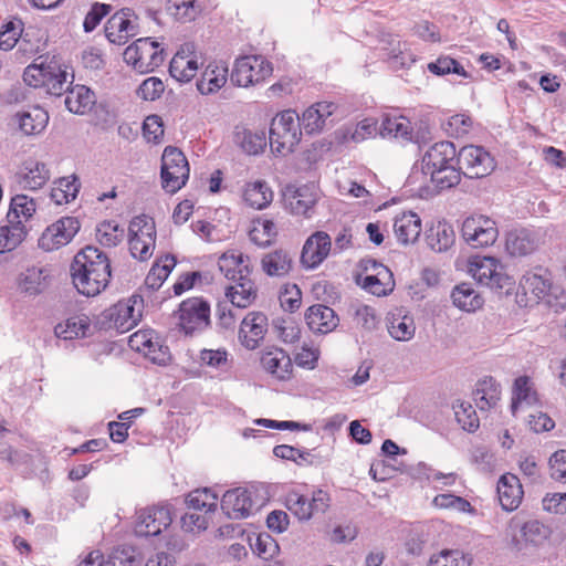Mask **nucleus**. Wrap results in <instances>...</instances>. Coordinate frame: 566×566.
Masks as SVG:
<instances>
[{"mask_svg": "<svg viewBox=\"0 0 566 566\" xmlns=\"http://www.w3.org/2000/svg\"><path fill=\"white\" fill-rule=\"evenodd\" d=\"M70 271L73 285L80 294L96 296L109 283L111 262L98 248L87 245L75 254Z\"/></svg>", "mask_w": 566, "mask_h": 566, "instance_id": "f257e3e1", "label": "nucleus"}, {"mask_svg": "<svg viewBox=\"0 0 566 566\" xmlns=\"http://www.w3.org/2000/svg\"><path fill=\"white\" fill-rule=\"evenodd\" d=\"M301 136L300 116L295 111H283L272 119L269 142L273 154L286 156L293 153L301 140Z\"/></svg>", "mask_w": 566, "mask_h": 566, "instance_id": "f03ea898", "label": "nucleus"}, {"mask_svg": "<svg viewBox=\"0 0 566 566\" xmlns=\"http://www.w3.org/2000/svg\"><path fill=\"white\" fill-rule=\"evenodd\" d=\"M469 273L481 285L491 290H505L507 293L514 285L504 265L493 256H472L469 262Z\"/></svg>", "mask_w": 566, "mask_h": 566, "instance_id": "7ed1b4c3", "label": "nucleus"}, {"mask_svg": "<svg viewBox=\"0 0 566 566\" xmlns=\"http://www.w3.org/2000/svg\"><path fill=\"white\" fill-rule=\"evenodd\" d=\"M123 57L128 65L140 74L155 71L165 60L164 49L150 38L137 39L125 49Z\"/></svg>", "mask_w": 566, "mask_h": 566, "instance_id": "20e7f679", "label": "nucleus"}, {"mask_svg": "<svg viewBox=\"0 0 566 566\" xmlns=\"http://www.w3.org/2000/svg\"><path fill=\"white\" fill-rule=\"evenodd\" d=\"M128 244L134 259L147 261L151 258L156 245V226L151 217L140 214L130 220Z\"/></svg>", "mask_w": 566, "mask_h": 566, "instance_id": "39448f33", "label": "nucleus"}, {"mask_svg": "<svg viewBox=\"0 0 566 566\" xmlns=\"http://www.w3.org/2000/svg\"><path fill=\"white\" fill-rule=\"evenodd\" d=\"M189 164L184 153L177 147L167 146L161 156L160 177L165 191L175 193L189 178Z\"/></svg>", "mask_w": 566, "mask_h": 566, "instance_id": "423d86ee", "label": "nucleus"}, {"mask_svg": "<svg viewBox=\"0 0 566 566\" xmlns=\"http://www.w3.org/2000/svg\"><path fill=\"white\" fill-rule=\"evenodd\" d=\"M273 67L262 55H244L235 60L230 78L234 85L248 87L271 76Z\"/></svg>", "mask_w": 566, "mask_h": 566, "instance_id": "0eeeda50", "label": "nucleus"}, {"mask_svg": "<svg viewBox=\"0 0 566 566\" xmlns=\"http://www.w3.org/2000/svg\"><path fill=\"white\" fill-rule=\"evenodd\" d=\"M457 166L468 178H483L494 170L495 161L484 147L467 145L458 151Z\"/></svg>", "mask_w": 566, "mask_h": 566, "instance_id": "6e6552de", "label": "nucleus"}, {"mask_svg": "<svg viewBox=\"0 0 566 566\" xmlns=\"http://www.w3.org/2000/svg\"><path fill=\"white\" fill-rule=\"evenodd\" d=\"M136 298L119 301L101 314V325L106 329H115L123 334L134 328L139 322L142 314L135 310Z\"/></svg>", "mask_w": 566, "mask_h": 566, "instance_id": "1a4fd4ad", "label": "nucleus"}, {"mask_svg": "<svg viewBox=\"0 0 566 566\" xmlns=\"http://www.w3.org/2000/svg\"><path fill=\"white\" fill-rule=\"evenodd\" d=\"M329 501L328 493L323 490L313 492L312 497L292 491L285 497V506L298 521H308L317 514H324L329 507Z\"/></svg>", "mask_w": 566, "mask_h": 566, "instance_id": "9d476101", "label": "nucleus"}, {"mask_svg": "<svg viewBox=\"0 0 566 566\" xmlns=\"http://www.w3.org/2000/svg\"><path fill=\"white\" fill-rule=\"evenodd\" d=\"M461 233L473 248L492 245L499 237L495 221L482 214L467 218L462 223Z\"/></svg>", "mask_w": 566, "mask_h": 566, "instance_id": "9b49d317", "label": "nucleus"}, {"mask_svg": "<svg viewBox=\"0 0 566 566\" xmlns=\"http://www.w3.org/2000/svg\"><path fill=\"white\" fill-rule=\"evenodd\" d=\"M319 192L315 184H305L298 187L289 186L284 192L286 208L292 214L312 218Z\"/></svg>", "mask_w": 566, "mask_h": 566, "instance_id": "f8f14e48", "label": "nucleus"}, {"mask_svg": "<svg viewBox=\"0 0 566 566\" xmlns=\"http://www.w3.org/2000/svg\"><path fill=\"white\" fill-rule=\"evenodd\" d=\"M177 314L180 328L186 335H192L208 326L210 306L202 298L192 297L180 304Z\"/></svg>", "mask_w": 566, "mask_h": 566, "instance_id": "ddd939ff", "label": "nucleus"}, {"mask_svg": "<svg viewBox=\"0 0 566 566\" xmlns=\"http://www.w3.org/2000/svg\"><path fill=\"white\" fill-rule=\"evenodd\" d=\"M172 522L171 506L163 504L147 507L138 513L135 534L140 537L157 536Z\"/></svg>", "mask_w": 566, "mask_h": 566, "instance_id": "4468645a", "label": "nucleus"}, {"mask_svg": "<svg viewBox=\"0 0 566 566\" xmlns=\"http://www.w3.org/2000/svg\"><path fill=\"white\" fill-rule=\"evenodd\" d=\"M80 230V222L74 217H63L49 226L39 239V247L44 251H54L66 245Z\"/></svg>", "mask_w": 566, "mask_h": 566, "instance_id": "2eb2a0df", "label": "nucleus"}, {"mask_svg": "<svg viewBox=\"0 0 566 566\" xmlns=\"http://www.w3.org/2000/svg\"><path fill=\"white\" fill-rule=\"evenodd\" d=\"M331 237L324 231L313 233L306 241L301 253V263L306 269L317 268L329 254Z\"/></svg>", "mask_w": 566, "mask_h": 566, "instance_id": "dca6fc26", "label": "nucleus"}, {"mask_svg": "<svg viewBox=\"0 0 566 566\" xmlns=\"http://www.w3.org/2000/svg\"><path fill=\"white\" fill-rule=\"evenodd\" d=\"M195 53V44L189 42L181 45L169 64L170 75L178 82L191 81L197 71L198 62Z\"/></svg>", "mask_w": 566, "mask_h": 566, "instance_id": "f3484780", "label": "nucleus"}, {"mask_svg": "<svg viewBox=\"0 0 566 566\" xmlns=\"http://www.w3.org/2000/svg\"><path fill=\"white\" fill-rule=\"evenodd\" d=\"M268 331V317L261 312L249 313L241 322L239 339L247 349H255Z\"/></svg>", "mask_w": 566, "mask_h": 566, "instance_id": "a211bd4d", "label": "nucleus"}, {"mask_svg": "<svg viewBox=\"0 0 566 566\" xmlns=\"http://www.w3.org/2000/svg\"><path fill=\"white\" fill-rule=\"evenodd\" d=\"M458 153L453 143L443 140L431 145L422 156V172L428 175L438 168L457 165Z\"/></svg>", "mask_w": 566, "mask_h": 566, "instance_id": "6ab92c4d", "label": "nucleus"}, {"mask_svg": "<svg viewBox=\"0 0 566 566\" xmlns=\"http://www.w3.org/2000/svg\"><path fill=\"white\" fill-rule=\"evenodd\" d=\"M132 10L126 8L113 14L105 24V35L109 42L123 45L137 33L136 25L130 21Z\"/></svg>", "mask_w": 566, "mask_h": 566, "instance_id": "aec40b11", "label": "nucleus"}, {"mask_svg": "<svg viewBox=\"0 0 566 566\" xmlns=\"http://www.w3.org/2000/svg\"><path fill=\"white\" fill-rule=\"evenodd\" d=\"M50 176V169L46 164L30 158L22 164V167L15 175V179L20 188L36 190L49 181Z\"/></svg>", "mask_w": 566, "mask_h": 566, "instance_id": "412c9836", "label": "nucleus"}, {"mask_svg": "<svg viewBox=\"0 0 566 566\" xmlns=\"http://www.w3.org/2000/svg\"><path fill=\"white\" fill-rule=\"evenodd\" d=\"M221 509L229 518L248 517L252 509L250 493L242 488L228 490L221 499Z\"/></svg>", "mask_w": 566, "mask_h": 566, "instance_id": "4be33fe9", "label": "nucleus"}, {"mask_svg": "<svg viewBox=\"0 0 566 566\" xmlns=\"http://www.w3.org/2000/svg\"><path fill=\"white\" fill-rule=\"evenodd\" d=\"M305 322L312 332L327 334L338 326L339 318L332 307L314 304L306 310Z\"/></svg>", "mask_w": 566, "mask_h": 566, "instance_id": "5701e85b", "label": "nucleus"}, {"mask_svg": "<svg viewBox=\"0 0 566 566\" xmlns=\"http://www.w3.org/2000/svg\"><path fill=\"white\" fill-rule=\"evenodd\" d=\"M263 369L277 380H289L293 373V361L290 355L281 349L273 348L266 350L261 356Z\"/></svg>", "mask_w": 566, "mask_h": 566, "instance_id": "b1692460", "label": "nucleus"}, {"mask_svg": "<svg viewBox=\"0 0 566 566\" xmlns=\"http://www.w3.org/2000/svg\"><path fill=\"white\" fill-rule=\"evenodd\" d=\"M218 266L221 273L233 282L244 280L251 274L249 256L237 250L224 252L219 258Z\"/></svg>", "mask_w": 566, "mask_h": 566, "instance_id": "393cba45", "label": "nucleus"}, {"mask_svg": "<svg viewBox=\"0 0 566 566\" xmlns=\"http://www.w3.org/2000/svg\"><path fill=\"white\" fill-rule=\"evenodd\" d=\"M496 490L503 510L512 512L520 506L524 492L516 475L503 474L497 482Z\"/></svg>", "mask_w": 566, "mask_h": 566, "instance_id": "a878e982", "label": "nucleus"}, {"mask_svg": "<svg viewBox=\"0 0 566 566\" xmlns=\"http://www.w3.org/2000/svg\"><path fill=\"white\" fill-rule=\"evenodd\" d=\"M228 73V66L224 63L210 62L197 81V90L202 95L217 93L226 85Z\"/></svg>", "mask_w": 566, "mask_h": 566, "instance_id": "bb28decb", "label": "nucleus"}, {"mask_svg": "<svg viewBox=\"0 0 566 566\" xmlns=\"http://www.w3.org/2000/svg\"><path fill=\"white\" fill-rule=\"evenodd\" d=\"M337 106L332 102H319L304 111L300 123L307 134L321 132L329 116L334 114Z\"/></svg>", "mask_w": 566, "mask_h": 566, "instance_id": "cd10ccee", "label": "nucleus"}, {"mask_svg": "<svg viewBox=\"0 0 566 566\" xmlns=\"http://www.w3.org/2000/svg\"><path fill=\"white\" fill-rule=\"evenodd\" d=\"M538 245L539 237L537 232L528 229L513 230L506 237V251L513 256L531 254Z\"/></svg>", "mask_w": 566, "mask_h": 566, "instance_id": "c85d7f7f", "label": "nucleus"}, {"mask_svg": "<svg viewBox=\"0 0 566 566\" xmlns=\"http://www.w3.org/2000/svg\"><path fill=\"white\" fill-rule=\"evenodd\" d=\"M49 270L31 266L19 275L18 287L21 293L35 296L44 292L49 286Z\"/></svg>", "mask_w": 566, "mask_h": 566, "instance_id": "c756f323", "label": "nucleus"}, {"mask_svg": "<svg viewBox=\"0 0 566 566\" xmlns=\"http://www.w3.org/2000/svg\"><path fill=\"white\" fill-rule=\"evenodd\" d=\"M394 232L401 244H409L417 241L421 233V219L412 212H402L395 218Z\"/></svg>", "mask_w": 566, "mask_h": 566, "instance_id": "7c9ffc66", "label": "nucleus"}, {"mask_svg": "<svg viewBox=\"0 0 566 566\" xmlns=\"http://www.w3.org/2000/svg\"><path fill=\"white\" fill-rule=\"evenodd\" d=\"M233 142L248 155H259L266 147V136L264 130H251L243 126L235 127Z\"/></svg>", "mask_w": 566, "mask_h": 566, "instance_id": "2f4dec72", "label": "nucleus"}, {"mask_svg": "<svg viewBox=\"0 0 566 566\" xmlns=\"http://www.w3.org/2000/svg\"><path fill=\"white\" fill-rule=\"evenodd\" d=\"M66 108L74 114H86L96 103L95 94L84 85H75L66 91L65 96Z\"/></svg>", "mask_w": 566, "mask_h": 566, "instance_id": "473e14b6", "label": "nucleus"}, {"mask_svg": "<svg viewBox=\"0 0 566 566\" xmlns=\"http://www.w3.org/2000/svg\"><path fill=\"white\" fill-rule=\"evenodd\" d=\"M388 332L392 338L399 342L410 340L416 333L413 317L405 314L402 310L390 313L388 318Z\"/></svg>", "mask_w": 566, "mask_h": 566, "instance_id": "72a5a7b5", "label": "nucleus"}, {"mask_svg": "<svg viewBox=\"0 0 566 566\" xmlns=\"http://www.w3.org/2000/svg\"><path fill=\"white\" fill-rule=\"evenodd\" d=\"M261 266L269 276L280 277L290 273L293 259L287 251L277 249L263 255Z\"/></svg>", "mask_w": 566, "mask_h": 566, "instance_id": "f704fd0d", "label": "nucleus"}, {"mask_svg": "<svg viewBox=\"0 0 566 566\" xmlns=\"http://www.w3.org/2000/svg\"><path fill=\"white\" fill-rule=\"evenodd\" d=\"M521 289L525 295H532L536 302H542L552 287V281L546 273L527 272L521 280Z\"/></svg>", "mask_w": 566, "mask_h": 566, "instance_id": "c9c22d12", "label": "nucleus"}, {"mask_svg": "<svg viewBox=\"0 0 566 566\" xmlns=\"http://www.w3.org/2000/svg\"><path fill=\"white\" fill-rule=\"evenodd\" d=\"M226 296L231 304L239 307H248L256 297V289L250 276L239 280L226 289Z\"/></svg>", "mask_w": 566, "mask_h": 566, "instance_id": "e433bc0d", "label": "nucleus"}, {"mask_svg": "<svg viewBox=\"0 0 566 566\" xmlns=\"http://www.w3.org/2000/svg\"><path fill=\"white\" fill-rule=\"evenodd\" d=\"M455 234L452 226L447 222H438L426 233L429 248L436 252H444L454 243Z\"/></svg>", "mask_w": 566, "mask_h": 566, "instance_id": "4c0bfd02", "label": "nucleus"}, {"mask_svg": "<svg viewBox=\"0 0 566 566\" xmlns=\"http://www.w3.org/2000/svg\"><path fill=\"white\" fill-rule=\"evenodd\" d=\"M90 328L88 316L81 314L69 317L64 323H59L54 327V333L59 338L73 339L87 336Z\"/></svg>", "mask_w": 566, "mask_h": 566, "instance_id": "58836bf2", "label": "nucleus"}, {"mask_svg": "<svg viewBox=\"0 0 566 566\" xmlns=\"http://www.w3.org/2000/svg\"><path fill=\"white\" fill-rule=\"evenodd\" d=\"M474 396L480 410L493 408L500 400V385L492 377H485L478 382Z\"/></svg>", "mask_w": 566, "mask_h": 566, "instance_id": "ea45409f", "label": "nucleus"}, {"mask_svg": "<svg viewBox=\"0 0 566 566\" xmlns=\"http://www.w3.org/2000/svg\"><path fill=\"white\" fill-rule=\"evenodd\" d=\"M20 128L27 135L41 133L49 123V114L41 106H32L19 116Z\"/></svg>", "mask_w": 566, "mask_h": 566, "instance_id": "a19ab883", "label": "nucleus"}, {"mask_svg": "<svg viewBox=\"0 0 566 566\" xmlns=\"http://www.w3.org/2000/svg\"><path fill=\"white\" fill-rule=\"evenodd\" d=\"M243 199L251 208L261 210L273 199V191L265 181H254L245 185Z\"/></svg>", "mask_w": 566, "mask_h": 566, "instance_id": "79ce46f5", "label": "nucleus"}, {"mask_svg": "<svg viewBox=\"0 0 566 566\" xmlns=\"http://www.w3.org/2000/svg\"><path fill=\"white\" fill-rule=\"evenodd\" d=\"M451 297L457 307L467 312H473L483 305V298L470 283L457 285L451 293Z\"/></svg>", "mask_w": 566, "mask_h": 566, "instance_id": "37998d69", "label": "nucleus"}, {"mask_svg": "<svg viewBox=\"0 0 566 566\" xmlns=\"http://www.w3.org/2000/svg\"><path fill=\"white\" fill-rule=\"evenodd\" d=\"M0 227V253L14 250L25 238L27 229L23 220H17L15 223Z\"/></svg>", "mask_w": 566, "mask_h": 566, "instance_id": "c03bdc74", "label": "nucleus"}, {"mask_svg": "<svg viewBox=\"0 0 566 566\" xmlns=\"http://www.w3.org/2000/svg\"><path fill=\"white\" fill-rule=\"evenodd\" d=\"M176 265L174 255L167 254L154 263L148 272L145 283L151 290H158L166 281L170 272Z\"/></svg>", "mask_w": 566, "mask_h": 566, "instance_id": "a18cd8bd", "label": "nucleus"}, {"mask_svg": "<svg viewBox=\"0 0 566 566\" xmlns=\"http://www.w3.org/2000/svg\"><path fill=\"white\" fill-rule=\"evenodd\" d=\"M185 503L196 512H213L218 505V496L210 489H197L187 494Z\"/></svg>", "mask_w": 566, "mask_h": 566, "instance_id": "49530a36", "label": "nucleus"}, {"mask_svg": "<svg viewBox=\"0 0 566 566\" xmlns=\"http://www.w3.org/2000/svg\"><path fill=\"white\" fill-rule=\"evenodd\" d=\"M430 180L438 191L450 189L459 185L462 171L455 164L438 168L428 172Z\"/></svg>", "mask_w": 566, "mask_h": 566, "instance_id": "de8ad7c7", "label": "nucleus"}, {"mask_svg": "<svg viewBox=\"0 0 566 566\" xmlns=\"http://www.w3.org/2000/svg\"><path fill=\"white\" fill-rule=\"evenodd\" d=\"M537 401L536 391L533 389L530 378L527 376H521L515 379L513 386L512 397V413L515 415L520 405L525 402L526 405H533Z\"/></svg>", "mask_w": 566, "mask_h": 566, "instance_id": "09e8293b", "label": "nucleus"}, {"mask_svg": "<svg viewBox=\"0 0 566 566\" xmlns=\"http://www.w3.org/2000/svg\"><path fill=\"white\" fill-rule=\"evenodd\" d=\"M125 238V230L113 220H105L96 228V240L103 247H117Z\"/></svg>", "mask_w": 566, "mask_h": 566, "instance_id": "8fccbe9b", "label": "nucleus"}, {"mask_svg": "<svg viewBox=\"0 0 566 566\" xmlns=\"http://www.w3.org/2000/svg\"><path fill=\"white\" fill-rule=\"evenodd\" d=\"M521 535L526 543L542 545L552 534L549 526L538 520H530L521 525Z\"/></svg>", "mask_w": 566, "mask_h": 566, "instance_id": "3c124183", "label": "nucleus"}, {"mask_svg": "<svg viewBox=\"0 0 566 566\" xmlns=\"http://www.w3.org/2000/svg\"><path fill=\"white\" fill-rule=\"evenodd\" d=\"M35 212V202L25 195H17L11 199L10 209L7 214L8 222L15 223L17 220L27 221Z\"/></svg>", "mask_w": 566, "mask_h": 566, "instance_id": "603ef678", "label": "nucleus"}, {"mask_svg": "<svg viewBox=\"0 0 566 566\" xmlns=\"http://www.w3.org/2000/svg\"><path fill=\"white\" fill-rule=\"evenodd\" d=\"M379 132L382 137L408 138L410 135V123L402 116H385L381 120Z\"/></svg>", "mask_w": 566, "mask_h": 566, "instance_id": "864d4df0", "label": "nucleus"}, {"mask_svg": "<svg viewBox=\"0 0 566 566\" xmlns=\"http://www.w3.org/2000/svg\"><path fill=\"white\" fill-rule=\"evenodd\" d=\"M471 560L459 549H442L430 557L428 566H470Z\"/></svg>", "mask_w": 566, "mask_h": 566, "instance_id": "5fc2aeb1", "label": "nucleus"}, {"mask_svg": "<svg viewBox=\"0 0 566 566\" xmlns=\"http://www.w3.org/2000/svg\"><path fill=\"white\" fill-rule=\"evenodd\" d=\"M66 83L67 72L62 70L56 63H52L43 87L46 88L49 94L60 96L63 92L66 93L69 91Z\"/></svg>", "mask_w": 566, "mask_h": 566, "instance_id": "6e6d98bb", "label": "nucleus"}, {"mask_svg": "<svg viewBox=\"0 0 566 566\" xmlns=\"http://www.w3.org/2000/svg\"><path fill=\"white\" fill-rule=\"evenodd\" d=\"M428 70L436 75L442 76L450 73L468 77L464 67L454 59L450 56H440L437 61L428 64Z\"/></svg>", "mask_w": 566, "mask_h": 566, "instance_id": "4d7b16f0", "label": "nucleus"}, {"mask_svg": "<svg viewBox=\"0 0 566 566\" xmlns=\"http://www.w3.org/2000/svg\"><path fill=\"white\" fill-rule=\"evenodd\" d=\"M453 408L457 421L461 424V427L464 430L469 432H474L475 430H478L480 422L476 412L471 403L460 402Z\"/></svg>", "mask_w": 566, "mask_h": 566, "instance_id": "13d9d810", "label": "nucleus"}, {"mask_svg": "<svg viewBox=\"0 0 566 566\" xmlns=\"http://www.w3.org/2000/svg\"><path fill=\"white\" fill-rule=\"evenodd\" d=\"M165 91L164 82L159 77H148L138 86L136 94L144 101H156Z\"/></svg>", "mask_w": 566, "mask_h": 566, "instance_id": "bf43d9fd", "label": "nucleus"}, {"mask_svg": "<svg viewBox=\"0 0 566 566\" xmlns=\"http://www.w3.org/2000/svg\"><path fill=\"white\" fill-rule=\"evenodd\" d=\"M52 62L49 64H31L24 69L23 81L32 87H43L48 71H50Z\"/></svg>", "mask_w": 566, "mask_h": 566, "instance_id": "052dcab7", "label": "nucleus"}, {"mask_svg": "<svg viewBox=\"0 0 566 566\" xmlns=\"http://www.w3.org/2000/svg\"><path fill=\"white\" fill-rule=\"evenodd\" d=\"M432 504L438 509H453L459 512H468L471 510L469 501L450 493L438 494L433 497Z\"/></svg>", "mask_w": 566, "mask_h": 566, "instance_id": "680f3d73", "label": "nucleus"}, {"mask_svg": "<svg viewBox=\"0 0 566 566\" xmlns=\"http://www.w3.org/2000/svg\"><path fill=\"white\" fill-rule=\"evenodd\" d=\"M387 277L382 273H371L364 277L361 286L369 293L382 296L386 295L388 292L391 291V287L389 286V282H384V279Z\"/></svg>", "mask_w": 566, "mask_h": 566, "instance_id": "e2e57ef3", "label": "nucleus"}, {"mask_svg": "<svg viewBox=\"0 0 566 566\" xmlns=\"http://www.w3.org/2000/svg\"><path fill=\"white\" fill-rule=\"evenodd\" d=\"M472 127V119L464 114H455L448 119L446 130L452 137L467 135Z\"/></svg>", "mask_w": 566, "mask_h": 566, "instance_id": "0e129e2a", "label": "nucleus"}, {"mask_svg": "<svg viewBox=\"0 0 566 566\" xmlns=\"http://www.w3.org/2000/svg\"><path fill=\"white\" fill-rule=\"evenodd\" d=\"M549 475L554 481L566 483V450L554 452L548 461Z\"/></svg>", "mask_w": 566, "mask_h": 566, "instance_id": "69168bd1", "label": "nucleus"}, {"mask_svg": "<svg viewBox=\"0 0 566 566\" xmlns=\"http://www.w3.org/2000/svg\"><path fill=\"white\" fill-rule=\"evenodd\" d=\"M261 229L255 226L250 231V239L255 244L260 247H264L271 242V239L275 235V224L271 220H264L263 222L259 223Z\"/></svg>", "mask_w": 566, "mask_h": 566, "instance_id": "338daca9", "label": "nucleus"}, {"mask_svg": "<svg viewBox=\"0 0 566 566\" xmlns=\"http://www.w3.org/2000/svg\"><path fill=\"white\" fill-rule=\"evenodd\" d=\"M109 4L95 2L84 19V31L92 32L99 24L102 19L109 13Z\"/></svg>", "mask_w": 566, "mask_h": 566, "instance_id": "774afa93", "label": "nucleus"}]
</instances>
